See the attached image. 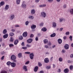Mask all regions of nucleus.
Returning <instances> with one entry per match:
<instances>
[{
	"label": "nucleus",
	"mask_w": 73,
	"mask_h": 73,
	"mask_svg": "<svg viewBox=\"0 0 73 73\" xmlns=\"http://www.w3.org/2000/svg\"><path fill=\"white\" fill-rule=\"evenodd\" d=\"M11 58L12 60H13V62H16L17 61L16 60V56L15 55H12L11 57Z\"/></svg>",
	"instance_id": "obj_1"
},
{
	"label": "nucleus",
	"mask_w": 73,
	"mask_h": 73,
	"mask_svg": "<svg viewBox=\"0 0 73 73\" xmlns=\"http://www.w3.org/2000/svg\"><path fill=\"white\" fill-rule=\"evenodd\" d=\"M41 16H42V17H45L46 16V13L44 12H41Z\"/></svg>",
	"instance_id": "obj_2"
},
{
	"label": "nucleus",
	"mask_w": 73,
	"mask_h": 73,
	"mask_svg": "<svg viewBox=\"0 0 73 73\" xmlns=\"http://www.w3.org/2000/svg\"><path fill=\"white\" fill-rule=\"evenodd\" d=\"M23 36L24 37H26L28 36V33L27 32H24L23 33Z\"/></svg>",
	"instance_id": "obj_3"
},
{
	"label": "nucleus",
	"mask_w": 73,
	"mask_h": 73,
	"mask_svg": "<svg viewBox=\"0 0 73 73\" xmlns=\"http://www.w3.org/2000/svg\"><path fill=\"white\" fill-rule=\"evenodd\" d=\"M33 41V39L32 38H29L27 40V42L28 43H31Z\"/></svg>",
	"instance_id": "obj_4"
},
{
	"label": "nucleus",
	"mask_w": 73,
	"mask_h": 73,
	"mask_svg": "<svg viewBox=\"0 0 73 73\" xmlns=\"http://www.w3.org/2000/svg\"><path fill=\"white\" fill-rule=\"evenodd\" d=\"M69 70L68 68H66L64 70V72L65 73H69Z\"/></svg>",
	"instance_id": "obj_5"
},
{
	"label": "nucleus",
	"mask_w": 73,
	"mask_h": 73,
	"mask_svg": "<svg viewBox=\"0 0 73 73\" xmlns=\"http://www.w3.org/2000/svg\"><path fill=\"white\" fill-rule=\"evenodd\" d=\"M44 61L45 63H48L49 62V60L48 58H45L44 59Z\"/></svg>",
	"instance_id": "obj_6"
},
{
	"label": "nucleus",
	"mask_w": 73,
	"mask_h": 73,
	"mask_svg": "<svg viewBox=\"0 0 73 73\" xmlns=\"http://www.w3.org/2000/svg\"><path fill=\"white\" fill-rule=\"evenodd\" d=\"M11 65L12 67H13V68H15L16 66V63H15V62H13L11 63Z\"/></svg>",
	"instance_id": "obj_7"
},
{
	"label": "nucleus",
	"mask_w": 73,
	"mask_h": 73,
	"mask_svg": "<svg viewBox=\"0 0 73 73\" xmlns=\"http://www.w3.org/2000/svg\"><path fill=\"white\" fill-rule=\"evenodd\" d=\"M21 6L23 8H26V5L25 4V2H23V4L21 5Z\"/></svg>",
	"instance_id": "obj_8"
},
{
	"label": "nucleus",
	"mask_w": 73,
	"mask_h": 73,
	"mask_svg": "<svg viewBox=\"0 0 73 73\" xmlns=\"http://www.w3.org/2000/svg\"><path fill=\"white\" fill-rule=\"evenodd\" d=\"M23 69L24 70H25V71L26 72H27V71L28 70V69H27V66H24L23 67Z\"/></svg>",
	"instance_id": "obj_9"
},
{
	"label": "nucleus",
	"mask_w": 73,
	"mask_h": 73,
	"mask_svg": "<svg viewBox=\"0 0 73 73\" xmlns=\"http://www.w3.org/2000/svg\"><path fill=\"white\" fill-rule=\"evenodd\" d=\"M58 41L59 44H61V43H62V39H61L60 38L58 39Z\"/></svg>",
	"instance_id": "obj_10"
},
{
	"label": "nucleus",
	"mask_w": 73,
	"mask_h": 73,
	"mask_svg": "<svg viewBox=\"0 0 73 73\" xmlns=\"http://www.w3.org/2000/svg\"><path fill=\"white\" fill-rule=\"evenodd\" d=\"M31 29H35L36 28V25H33L31 27Z\"/></svg>",
	"instance_id": "obj_11"
},
{
	"label": "nucleus",
	"mask_w": 73,
	"mask_h": 73,
	"mask_svg": "<svg viewBox=\"0 0 73 73\" xmlns=\"http://www.w3.org/2000/svg\"><path fill=\"white\" fill-rule=\"evenodd\" d=\"M38 67L37 66H35V68L34 69V70L35 72H37V71L38 70Z\"/></svg>",
	"instance_id": "obj_12"
},
{
	"label": "nucleus",
	"mask_w": 73,
	"mask_h": 73,
	"mask_svg": "<svg viewBox=\"0 0 73 73\" xmlns=\"http://www.w3.org/2000/svg\"><path fill=\"white\" fill-rule=\"evenodd\" d=\"M8 34H6L4 35L3 36V38H8Z\"/></svg>",
	"instance_id": "obj_13"
},
{
	"label": "nucleus",
	"mask_w": 73,
	"mask_h": 73,
	"mask_svg": "<svg viewBox=\"0 0 73 73\" xmlns=\"http://www.w3.org/2000/svg\"><path fill=\"white\" fill-rule=\"evenodd\" d=\"M43 42H44V44H47V43H48V41L47 39H44L43 40Z\"/></svg>",
	"instance_id": "obj_14"
},
{
	"label": "nucleus",
	"mask_w": 73,
	"mask_h": 73,
	"mask_svg": "<svg viewBox=\"0 0 73 73\" xmlns=\"http://www.w3.org/2000/svg\"><path fill=\"white\" fill-rule=\"evenodd\" d=\"M9 5H7L5 7V9H6V10H7V9H9Z\"/></svg>",
	"instance_id": "obj_15"
},
{
	"label": "nucleus",
	"mask_w": 73,
	"mask_h": 73,
	"mask_svg": "<svg viewBox=\"0 0 73 73\" xmlns=\"http://www.w3.org/2000/svg\"><path fill=\"white\" fill-rule=\"evenodd\" d=\"M18 42L19 41L17 39L14 41V44L15 45H17Z\"/></svg>",
	"instance_id": "obj_16"
},
{
	"label": "nucleus",
	"mask_w": 73,
	"mask_h": 73,
	"mask_svg": "<svg viewBox=\"0 0 73 73\" xmlns=\"http://www.w3.org/2000/svg\"><path fill=\"white\" fill-rule=\"evenodd\" d=\"M11 64L12 62H11L8 61L7 62V64L8 66H10V65H11Z\"/></svg>",
	"instance_id": "obj_17"
},
{
	"label": "nucleus",
	"mask_w": 73,
	"mask_h": 73,
	"mask_svg": "<svg viewBox=\"0 0 73 73\" xmlns=\"http://www.w3.org/2000/svg\"><path fill=\"white\" fill-rule=\"evenodd\" d=\"M47 30L46 29V28L45 27H44L41 29V31H43V32H45Z\"/></svg>",
	"instance_id": "obj_18"
},
{
	"label": "nucleus",
	"mask_w": 73,
	"mask_h": 73,
	"mask_svg": "<svg viewBox=\"0 0 73 73\" xmlns=\"http://www.w3.org/2000/svg\"><path fill=\"white\" fill-rule=\"evenodd\" d=\"M59 20L60 21V22L61 23L63 21H65V19H64V18H62L59 19Z\"/></svg>",
	"instance_id": "obj_19"
},
{
	"label": "nucleus",
	"mask_w": 73,
	"mask_h": 73,
	"mask_svg": "<svg viewBox=\"0 0 73 73\" xmlns=\"http://www.w3.org/2000/svg\"><path fill=\"white\" fill-rule=\"evenodd\" d=\"M56 36V33H53L52 34L50 35V37H54Z\"/></svg>",
	"instance_id": "obj_20"
},
{
	"label": "nucleus",
	"mask_w": 73,
	"mask_h": 73,
	"mask_svg": "<svg viewBox=\"0 0 73 73\" xmlns=\"http://www.w3.org/2000/svg\"><path fill=\"white\" fill-rule=\"evenodd\" d=\"M14 17H15V16H14V15H11V16L10 17V19H11V20H13Z\"/></svg>",
	"instance_id": "obj_21"
},
{
	"label": "nucleus",
	"mask_w": 73,
	"mask_h": 73,
	"mask_svg": "<svg viewBox=\"0 0 73 73\" xmlns=\"http://www.w3.org/2000/svg\"><path fill=\"white\" fill-rule=\"evenodd\" d=\"M18 57L19 58H21L22 57V54H21V53H19L18 54Z\"/></svg>",
	"instance_id": "obj_22"
},
{
	"label": "nucleus",
	"mask_w": 73,
	"mask_h": 73,
	"mask_svg": "<svg viewBox=\"0 0 73 73\" xmlns=\"http://www.w3.org/2000/svg\"><path fill=\"white\" fill-rule=\"evenodd\" d=\"M52 25L53 27H56L57 26L56 23L55 22H53Z\"/></svg>",
	"instance_id": "obj_23"
},
{
	"label": "nucleus",
	"mask_w": 73,
	"mask_h": 73,
	"mask_svg": "<svg viewBox=\"0 0 73 73\" xmlns=\"http://www.w3.org/2000/svg\"><path fill=\"white\" fill-rule=\"evenodd\" d=\"M9 36H11L12 37L13 36V35H14V33H13L12 32H11L9 33Z\"/></svg>",
	"instance_id": "obj_24"
},
{
	"label": "nucleus",
	"mask_w": 73,
	"mask_h": 73,
	"mask_svg": "<svg viewBox=\"0 0 73 73\" xmlns=\"http://www.w3.org/2000/svg\"><path fill=\"white\" fill-rule=\"evenodd\" d=\"M31 13L32 14H35V11L34 9L32 10L31 11Z\"/></svg>",
	"instance_id": "obj_25"
},
{
	"label": "nucleus",
	"mask_w": 73,
	"mask_h": 73,
	"mask_svg": "<svg viewBox=\"0 0 73 73\" xmlns=\"http://www.w3.org/2000/svg\"><path fill=\"white\" fill-rule=\"evenodd\" d=\"M63 60V59L62 57H60L59 58V61H60V62H62V60Z\"/></svg>",
	"instance_id": "obj_26"
},
{
	"label": "nucleus",
	"mask_w": 73,
	"mask_h": 73,
	"mask_svg": "<svg viewBox=\"0 0 73 73\" xmlns=\"http://www.w3.org/2000/svg\"><path fill=\"white\" fill-rule=\"evenodd\" d=\"M5 3V2H4V1H2L1 2L0 5L1 6H3V5H4Z\"/></svg>",
	"instance_id": "obj_27"
},
{
	"label": "nucleus",
	"mask_w": 73,
	"mask_h": 73,
	"mask_svg": "<svg viewBox=\"0 0 73 73\" xmlns=\"http://www.w3.org/2000/svg\"><path fill=\"white\" fill-rule=\"evenodd\" d=\"M14 41V39L13 37H11V38L10 39V42H13Z\"/></svg>",
	"instance_id": "obj_28"
},
{
	"label": "nucleus",
	"mask_w": 73,
	"mask_h": 73,
	"mask_svg": "<svg viewBox=\"0 0 73 73\" xmlns=\"http://www.w3.org/2000/svg\"><path fill=\"white\" fill-rule=\"evenodd\" d=\"M7 31L6 29H5L3 31V34H5V33H7Z\"/></svg>",
	"instance_id": "obj_29"
},
{
	"label": "nucleus",
	"mask_w": 73,
	"mask_h": 73,
	"mask_svg": "<svg viewBox=\"0 0 73 73\" xmlns=\"http://www.w3.org/2000/svg\"><path fill=\"white\" fill-rule=\"evenodd\" d=\"M46 6V5H40L39 6V7H44Z\"/></svg>",
	"instance_id": "obj_30"
},
{
	"label": "nucleus",
	"mask_w": 73,
	"mask_h": 73,
	"mask_svg": "<svg viewBox=\"0 0 73 73\" xmlns=\"http://www.w3.org/2000/svg\"><path fill=\"white\" fill-rule=\"evenodd\" d=\"M70 13L71 15H73V9H71L70 10Z\"/></svg>",
	"instance_id": "obj_31"
},
{
	"label": "nucleus",
	"mask_w": 73,
	"mask_h": 73,
	"mask_svg": "<svg viewBox=\"0 0 73 73\" xmlns=\"http://www.w3.org/2000/svg\"><path fill=\"white\" fill-rule=\"evenodd\" d=\"M20 0H17V4H19L20 3Z\"/></svg>",
	"instance_id": "obj_32"
},
{
	"label": "nucleus",
	"mask_w": 73,
	"mask_h": 73,
	"mask_svg": "<svg viewBox=\"0 0 73 73\" xmlns=\"http://www.w3.org/2000/svg\"><path fill=\"white\" fill-rule=\"evenodd\" d=\"M38 65L39 66V67H41L42 66V64L40 62H38Z\"/></svg>",
	"instance_id": "obj_33"
},
{
	"label": "nucleus",
	"mask_w": 73,
	"mask_h": 73,
	"mask_svg": "<svg viewBox=\"0 0 73 73\" xmlns=\"http://www.w3.org/2000/svg\"><path fill=\"white\" fill-rule=\"evenodd\" d=\"M73 69V66L72 65H71L70 66V69L71 70H72Z\"/></svg>",
	"instance_id": "obj_34"
},
{
	"label": "nucleus",
	"mask_w": 73,
	"mask_h": 73,
	"mask_svg": "<svg viewBox=\"0 0 73 73\" xmlns=\"http://www.w3.org/2000/svg\"><path fill=\"white\" fill-rule=\"evenodd\" d=\"M69 47V46H64V48L65 49H68Z\"/></svg>",
	"instance_id": "obj_35"
},
{
	"label": "nucleus",
	"mask_w": 73,
	"mask_h": 73,
	"mask_svg": "<svg viewBox=\"0 0 73 73\" xmlns=\"http://www.w3.org/2000/svg\"><path fill=\"white\" fill-rule=\"evenodd\" d=\"M29 18L30 19H33L34 17H33V16H29Z\"/></svg>",
	"instance_id": "obj_36"
},
{
	"label": "nucleus",
	"mask_w": 73,
	"mask_h": 73,
	"mask_svg": "<svg viewBox=\"0 0 73 73\" xmlns=\"http://www.w3.org/2000/svg\"><path fill=\"white\" fill-rule=\"evenodd\" d=\"M1 73H7V72L5 70H3L1 71Z\"/></svg>",
	"instance_id": "obj_37"
},
{
	"label": "nucleus",
	"mask_w": 73,
	"mask_h": 73,
	"mask_svg": "<svg viewBox=\"0 0 73 73\" xmlns=\"http://www.w3.org/2000/svg\"><path fill=\"white\" fill-rule=\"evenodd\" d=\"M30 56H34V54H33V52H32L29 54Z\"/></svg>",
	"instance_id": "obj_38"
},
{
	"label": "nucleus",
	"mask_w": 73,
	"mask_h": 73,
	"mask_svg": "<svg viewBox=\"0 0 73 73\" xmlns=\"http://www.w3.org/2000/svg\"><path fill=\"white\" fill-rule=\"evenodd\" d=\"M25 54H31V52H25Z\"/></svg>",
	"instance_id": "obj_39"
},
{
	"label": "nucleus",
	"mask_w": 73,
	"mask_h": 73,
	"mask_svg": "<svg viewBox=\"0 0 73 73\" xmlns=\"http://www.w3.org/2000/svg\"><path fill=\"white\" fill-rule=\"evenodd\" d=\"M28 24H29V21H27L25 22V25H28Z\"/></svg>",
	"instance_id": "obj_40"
},
{
	"label": "nucleus",
	"mask_w": 73,
	"mask_h": 73,
	"mask_svg": "<svg viewBox=\"0 0 73 73\" xmlns=\"http://www.w3.org/2000/svg\"><path fill=\"white\" fill-rule=\"evenodd\" d=\"M51 67L50 66H47L46 67V69H50Z\"/></svg>",
	"instance_id": "obj_41"
},
{
	"label": "nucleus",
	"mask_w": 73,
	"mask_h": 73,
	"mask_svg": "<svg viewBox=\"0 0 73 73\" xmlns=\"http://www.w3.org/2000/svg\"><path fill=\"white\" fill-rule=\"evenodd\" d=\"M23 39V37L22 36H21L20 37L19 40H22Z\"/></svg>",
	"instance_id": "obj_42"
},
{
	"label": "nucleus",
	"mask_w": 73,
	"mask_h": 73,
	"mask_svg": "<svg viewBox=\"0 0 73 73\" xmlns=\"http://www.w3.org/2000/svg\"><path fill=\"white\" fill-rule=\"evenodd\" d=\"M29 64V61H27L25 63L26 65H28V64Z\"/></svg>",
	"instance_id": "obj_43"
},
{
	"label": "nucleus",
	"mask_w": 73,
	"mask_h": 73,
	"mask_svg": "<svg viewBox=\"0 0 73 73\" xmlns=\"http://www.w3.org/2000/svg\"><path fill=\"white\" fill-rule=\"evenodd\" d=\"M34 36V35H33L32 34H31L30 35V37H31V38H32Z\"/></svg>",
	"instance_id": "obj_44"
},
{
	"label": "nucleus",
	"mask_w": 73,
	"mask_h": 73,
	"mask_svg": "<svg viewBox=\"0 0 73 73\" xmlns=\"http://www.w3.org/2000/svg\"><path fill=\"white\" fill-rule=\"evenodd\" d=\"M70 41H72V36H70L69 37Z\"/></svg>",
	"instance_id": "obj_45"
},
{
	"label": "nucleus",
	"mask_w": 73,
	"mask_h": 73,
	"mask_svg": "<svg viewBox=\"0 0 73 73\" xmlns=\"http://www.w3.org/2000/svg\"><path fill=\"white\" fill-rule=\"evenodd\" d=\"M63 7L64 8H66V5L65 4H64L63 6Z\"/></svg>",
	"instance_id": "obj_46"
},
{
	"label": "nucleus",
	"mask_w": 73,
	"mask_h": 73,
	"mask_svg": "<svg viewBox=\"0 0 73 73\" xmlns=\"http://www.w3.org/2000/svg\"><path fill=\"white\" fill-rule=\"evenodd\" d=\"M73 61H71L70 60H68V63H71V62H72Z\"/></svg>",
	"instance_id": "obj_47"
},
{
	"label": "nucleus",
	"mask_w": 73,
	"mask_h": 73,
	"mask_svg": "<svg viewBox=\"0 0 73 73\" xmlns=\"http://www.w3.org/2000/svg\"><path fill=\"white\" fill-rule=\"evenodd\" d=\"M69 32H67L65 34L66 35H69Z\"/></svg>",
	"instance_id": "obj_48"
},
{
	"label": "nucleus",
	"mask_w": 73,
	"mask_h": 73,
	"mask_svg": "<svg viewBox=\"0 0 73 73\" xmlns=\"http://www.w3.org/2000/svg\"><path fill=\"white\" fill-rule=\"evenodd\" d=\"M43 25H44V23H41L40 24V27H42V26H43Z\"/></svg>",
	"instance_id": "obj_49"
},
{
	"label": "nucleus",
	"mask_w": 73,
	"mask_h": 73,
	"mask_svg": "<svg viewBox=\"0 0 73 73\" xmlns=\"http://www.w3.org/2000/svg\"><path fill=\"white\" fill-rule=\"evenodd\" d=\"M35 40L36 41H38V37L37 36L35 38Z\"/></svg>",
	"instance_id": "obj_50"
},
{
	"label": "nucleus",
	"mask_w": 73,
	"mask_h": 73,
	"mask_svg": "<svg viewBox=\"0 0 73 73\" xmlns=\"http://www.w3.org/2000/svg\"><path fill=\"white\" fill-rule=\"evenodd\" d=\"M22 49H25V50L27 49V47H23Z\"/></svg>",
	"instance_id": "obj_51"
},
{
	"label": "nucleus",
	"mask_w": 73,
	"mask_h": 73,
	"mask_svg": "<svg viewBox=\"0 0 73 73\" xmlns=\"http://www.w3.org/2000/svg\"><path fill=\"white\" fill-rule=\"evenodd\" d=\"M4 58V56H3L1 58V60H3Z\"/></svg>",
	"instance_id": "obj_52"
},
{
	"label": "nucleus",
	"mask_w": 73,
	"mask_h": 73,
	"mask_svg": "<svg viewBox=\"0 0 73 73\" xmlns=\"http://www.w3.org/2000/svg\"><path fill=\"white\" fill-rule=\"evenodd\" d=\"M70 58H73V54H72L70 55Z\"/></svg>",
	"instance_id": "obj_53"
},
{
	"label": "nucleus",
	"mask_w": 73,
	"mask_h": 73,
	"mask_svg": "<svg viewBox=\"0 0 73 73\" xmlns=\"http://www.w3.org/2000/svg\"><path fill=\"white\" fill-rule=\"evenodd\" d=\"M62 53H65V50L64 49H63L62 50Z\"/></svg>",
	"instance_id": "obj_54"
},
{
	"label": "nucleus",
	"mask_w": 73,
	"mask_h": 73,
	"mask_svg": "<svg viewBox=\"0 0 73 73\" xmlns=\"http://www.w3.org/2000/svg\"><path fill=\"white\" fill-rule=\"evenodd\" d=\"M34 56H30V58L31 59H32L33 58V57Z\"/></svg>",
	"instance_id": "obj_55"
},
{
	"label": "nucleus",
	"mask_w": 73,
	"mask_h": 73,
	"mask_svg": "<svg viewBox=\"0 0 73 73\" xmlns=\"http://www.w3.org/2000/svg\"><path fill=\"white\" fill-rule=\"evenodd\" d=\"M22 46H24V42H23L21 44Z\"/></svg>",
	"instance_id": "obj_56"
},
{
	"label": "nucleus",
	"mask_w": 73,
	"mask_h": 73,
	"mask_svg": "<svg viewBox=\"0 0 73 73\" xmlns=\"http://www.w3.org/2000/svg\"><path fill=\"white\" fill-rule=\"evenodd\" d=\"M48 1H49V2L51 3V2H52V1H53V0H48Z\"/></svg>",
	"instance_id": "obj_57"
},
{
	"label": "nucleus",
	"mask_w": 73,
	"mask_h": 73,
	"mask_svg": "<svg viewBox=\"0 0 73 73\" xmlns=\"http://www.w3.org/2000/svg\"><path fill=\"white\" fill-rule=\"evenodd\" d=\"M35 1L36 3H38V2L40 1V0H35Z\"/></svg>",
	"instance_id": "obj_58"
},
{
	"label": "nucleus",
	"mask_w": 73,
	"mask_h": 73,
	"mask_svg": "<svg viewBox=\"0 0 73 73\" xmlns=\"http://www.w3.org/2000/svg\"><path fill=\"white\" fill-rule=\"evenodd\" d=\"M63 39H64V40H66V36H64L63 37Z\"/></svg>",
	"instance_id": "obj_59"
},
{
	"label": "nucleus",
	"mask_w": 73,
	"mask_h": 73,
	"mask_svg": "<svg viewBox=\"0 0 73 73\" xmlns=\"http://www.w3.org/2000/svg\"><path fill=\"white\" fill-rule=\"evenodd\" d=\"M20 27V26L18 25H17L15 26V27Z\"/></svg>",
	"instance_id": "obj_60"
},
{
	"label": "nucleus",
	"mask_w": 73,
	"mask_h": 73,
	"mask_svg": "<svg viewBox=\"0 0 73 73\" xmlns=\"http://www.w3.org/2000/svg\"><path fill=\"white\" fill-rule=\"evenodd\" d=\"M39 73H44V71L42 70L40 71Z\"/></svg>",
	"instance_id": "obj_61"
},
{
	"label": "nucleus",
	"mask_w": 73,
	"mask_h": 73,
	"mask_svg": "<svg viewBox=\"0 0 73 73\" xmlns=\"http://www.w3.org/2000/svg\"><path fill=\"white\" fill-rule=\"evenodd\" d=\"M63 29V28H61L60 29V31H62Z\"/></svg>",
	"instance_id": "obj_62"
},
{
	"label": "nucleus",
	"mask_w": 73,
	"mask_h": 73,
	"mask_svg": "<svg viewBox=\"0 0 73 73\" xmlns=\"http://www.w3.org/2000/svg\"><path fill=\"white\" fill-rule=\"evenodd\" d=\"M59 71H58V72H59V73H60L61 72V69L60 68L58 69Z\"/></svg>",
	"instance_id": "obj_63"
},
{
	"label": "nucleus",
	"mask_w": 73,
	"mask_h": 73,
	"mask_svg": "<svg viewBox=\"0 0 73 73\" xmlns=\"http://www.w3.org/2000/svg\"><path fill=\"white\" fill-rule=\"evenodd\" d=\"M11 31L13 32H15V30L14 29H12Z\"/></svg>",
	"instance_id": "obj_64"
}]
</instances>
